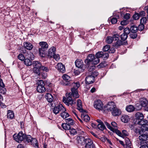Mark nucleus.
Listing matches in <instances>:
<instances>
[{"instance_id":"052dcab7","label":"nucleus","mask_w":148,"mask_h":148,"mask_svg":"<svg viewBox=\"0 0 148 148\" xmlns=\"http://www.w3.org/2000/svg\"><path fill=\"white\" fill-rule=\"evenodd\" d=\"M83 70L82 69L79 68L78 69H76L75 71V73L76 75H78L80 74V73Z\"/></svg>"},{"instance_id":"412c9836","label":"nucleus","mask_w":148,"mask_h":148,"mask_svg":"<svg viewBox=\"0 0 148 148\" xmlns=\"http://www.w3.org/2000/svg\"><path fill=\"white\" fill-rule=\"evenodd\" d=\"M148 121L143 119L138 121H135V124H138L141 126H143V125L148 124Z\"/></svg>"},{"instance_id":"0e129e2a","label":"nucleus","mask_w":148,"mask_h":148,"mask_svg":"<svg viewBox=\"0 0 148 148\" xmlns=\"http://www.w3.org/2000/svg\"><path fill=\"white\" fill-rule=\"evenodd\" d=\"M140 16L138 13H135L133 16V18L135 20H137L139 19Z\"/></svg>"},{"instance_id":"5fc2aeb1","label":"nucleus","mask_w":148,"mask_h":148,"mask_svg":"<svg viewBox=\"0 0 148 148\" xmlns=\"http://www.w3.org/2000/svg\"><path fill=\"white\" fill-rule=\"evenodd\" d=\"M134 131L137 134H138L139 135L141 134L142 133H143L142 132V130H140L139 129H138V128H135L134 130Z\"/></svg>"},{"instance_id":"b1692460","label":"nucleus","mask_w":148,"mask_h":148,"mask_svg":"<svg viewBox=\"0 0 148 148\" xmlns=\"http://www.w3.org/2000/svg\"><path fill=\"white\" fill-rule=\"evenodd\" d=\"M121 120L122 122L127 123L130 120V118L127 115H123L121 117Z\"/></svg>"},{"instance_id":"58836bf2","label":"nucleus","mask_w":148,"mask_h":148,"mask_svg":"<svg viewBox=\"0 0 148 148\" xmlns=\"http://www.w3.org/2000/svg\"><path fill=\"white\" fill-rule=\"evenodd\" d=\"M61 116L64 119L69 116V115L67 113L65 112V111H64L61 113Z\"/></svg>"},{"instance_id":"e2e57ef3","label":"nucleus","mask_w":148,"mask_h":148,"mask_svg":"<svg viewBox=\"0 0 148 148\" xmlns=\"http://www.w3.org/2000/svg\"><path fill=\"white\" fill-rule=\"evenodd\" d=\"M144 28V24H141L140 23V24L138 26V29L139 30L142 31V30Z\"/></svg>"},{"instance_id":"c756f323","label":"nucleus","mask_w":148,"mask_h":148,"mask_svg":"<svg viewBox=\"0 0 148 148\" xmlns=\"http://www.w3.org/2000/svg\"><path fill=\"white\" fill-rule=\"evenodd\" d=\"M33 65L34 67L38 68L40 69L42 65V64L39 61H34L33 62Z\"/></svg>"},{"instance_id":"5701e85b","label":"nucleus","mask_w":148,"mask_h":148,"mask_svg":"<svg viewBox=\"0 0 148 148\" xmlns=\"http://www.w3.org/2000/svg\"><path fill=\"white\" fill-rule=\"evenodd\" d=\"M140 103L141 106L145 107L147 105L148 102L146 99L143 98L140 99Z\"/></svg>"},{"instance_id":"dca6fc26","label":"nucleus","mask_w":148,"mask_h":148,"mask_svg":"<svg viewBox=\"0 0 148 148\" xmlns=\"http://www.w3.org/2000/svg\"><path fill=\"white\" fill-rule=\"evenodd\" d=\"M136 119L134 120V122L135 123V121H138L143 119L144 115L142 113L140 112H138L135 114Z\"/></svg>"},{"instance_id":"2eb2a0df","label":"nucleus","mask_w":148,"mask_h":148,"mask_svg":"<svg viewBox=\"0 0 148 148\" xmlns=\"http://www.w3.org/2000/svg\"><path fill=\"white\" fill-rule=\"evenodd\" d=\"M77 140L78 143L82 145H84L86 142V140H87V138H85L82 136H78L77 137Z\"/></svg>"},{"instance_id":"49530a36","label":"nucleus","mask_w":148,"mask_h":148,"mask_svg":"<svg viewBox=\"0 0 148 148\" xmlns=\"http://www.w3.org/2000/svg\"><path fill=\"white\" fill-rule=\"evenodd\" d=\"M130 36L131 38L134 39L136 38L137 35L136 32H131Z\"/></svg>"},{"instance_id":"f03ea898","label":"nucleus","mask_w":148,"mask_h":148,"mask_svg":"<svg viewBox=\"0 0 148 148\" xmlns=\"http://www.w3.org/2000/svg\"><path fill=\"white\" fill-rule=\"evenodd\" d=\"M107 110L108 111L111 112L112 115L114 116H119L121 113L120 110L116 107L113 102L109 103L108 105Z\"/></svg>"},{"instance_id":"8fccbe9b","label":"nucleus","mask_w":148,"mask_h":148,"mask_svg":"<svg viewBox=\"0 0 148 148\" xmlns=\"http://www.w3.org/2000/svg\"><path fill=\"white\" fill-rule=\"evenodd\" d=\"M110 49V46L109 45H107L104 46L103 48V50L104 51H107L109 50Z\"/></svg>"},{"instance_id":"39448f33","label":"nucleus","mask_w":148,"mask_h":148,"mask_svg":"<svg viewBox=\"0 0 148 148\" xmlns=\"http://www.w3.org/2000/svg\"><path fill=\"white\" fill-rule=\"evenodd\" d=\"M38 86L37 90L39 92H43L46 91V88L45 87V84L42 80L39 81L37 83Z\"/></svg>"},{"instance_id":"f704fd0d","label":"nucleus","mask_w":148,"mask_h":148,"mask_svg":"<svg viewBox=\"0 0 148 148\" xmlns=\"http://www.w3.org/2000/svg\"><path fill=\"white\" fill-rule=\"evenodd\" d=\"M70 134L72 136H74L77 134L76 130L73 128H70L69 130Z\"/></svg>"},{"instance_id":"bf43d9fd","label":"nucleus","mask_w":148,"mask_h":148,"mask_svg":"<svg viewBox=\"0 0 148 148\" xmlns=\"http://www.w3.org/2000/svg\"><path fill=\"white\" fill-rule=\"evenodd\" d=\"M147 19L145 17H142L140 20V23L144 24L146 22Z\"/></svg>"},{"instance_id":"13d9d810","label":"nucleus","mask_w":148,"mask_h":148,"mask_svg":"<svg viewBox=\"0 0 148 148\" xmlns=\"http://www.w3.org/2000/svg\"><path fill=\"white\" fill-rule=\"evenodd\" d=\"M140 148H148V141L143 143V144Z\"/></svg>"},{"instance_id":"774afa93","label":"nucleus","mask_w":148,"mask_h":148,"mask_svg":"<svg viewBox=\"0 0 148 148\" xmlns=\"http://www.w3.org/2000/svg\"><path fill=\"white\" fill-rule=\"evenodd\" d=\"M130 15L128 13L126 14L124 16V18L127 20L130 18Z\"/></svg>"},{"instance_id":"09e8293b","label":"nucleus","mask_w":148,"mask_h":148,"mask_svg":"<svg viewBox=\"0 0 148 148\" xmlns=\"http://www.w3.org/2000/svg\"><path fill=\"white\" fill-rule=\"evenodd\" d=\"M99 61L100 60L99 58L96 57L95 58L94 56V58L93 59L92 63L94 64H97L99 63Z\"/></svg>"},{"instance_id":"3c124183","label":"nucleus","mask_w":148,"mask_h":148,"mask_svg":"<svg viewBox=\"0 0 148 148\" xmlns=\"http://www.w3.org/2000/svg\"><path fill=\"white\" fill-rule=\"evenodd\" d=\"M105 124L107 126V128L108 129H110V130L112 131H113L114 130V129L112 127L110 124L108 123L107 122H105Z\"/></svg>"},{"instance_id":"ea45409f","label":"nucleus","mask_w":148,"mask_h":148,"mask_svg":"<svg viewBox=\"0 0 148 148\" xmlns=\"http://www.w3.org/2000/svg\"><path fill=\"white\" fill-rule=\"evenodd\" d=\"M72 85L73 87L72 88H74L76 90H77V89L80 86V84L79 82L73 83L72 84Z\"/></svg>"},{"instance_id":"393cba45","label":"nucleus","mask_w":148,"mask_h":148,"mask_svg":"<svg viewBox=\"0 0 148 148\" xmlns=\"http://www.w3.org/2000/svg\"><path fill=\"white\" fill-rule=\"evenodd\" d=\"M45 98L49 103H51L53 101V97L51 94L47 93L45 95Z\"/></svg>"},{"instance_id":"72a5a7b5","label":"nucleus","mask_w":148,"mask_h":148,"mask_svg":"<svg viewBox=\"0 0 148 148\" xmlns=\"http://www.w3.org/2000/svg\"><path fill=\"white\" fill-rule=\"evenodd\" d=\"M31 144L34 147H38V141L35 138H33L32 141L31 142Z\"/></svg>"},{"instance_id":"1a4fd4ad","label":"nucleus","mask_w":148,"mask_h":148,"mask_svg":"<svg viewBox=\"0 0 148 148\" xmlns=\"http://www.w3.org/2000/svg\"><path fill=\"white\" fill-rule=\"evenodd\" d=\"M94 58V55L90 54L88 55L87 58L85 60V63L87 66L89 67L91 63L93 62Z\"/></svg>"},{"instance_id":"4be33fe9","label":"nucleus","mask_w":148,"mask_h":148,"mask_svg":"<svg viewBox=\"0 0 148 148\" xmlns=\"http://www.w3.org/2000/svg\"><path fill=\"white\" fill-rule=\"evenodd\" d=\"M82 119L86 122H88L90 120V117L86 113H83L81 114Z\"/></svg>"},{"instance_id":"cd10ccee","label":"nucleus","mask_w":148,"mask_h":148,"mask_svg":"<svg viewBox=\"0 0 148 148\" xmlns=\"http://www.w3.org/2000/svg\"><path fill=\"white\" fill-rule=\"evenodd\" d=\"M114 16H115V17H113L111 19V22L113 24H115L117 22V19L119 18L120 15L119 14H116V15H114Z\"/></svg>"},{"instance_id":"6e6552de","label":"nucleus","mask_w":148,"mask_h":148,"mask_svg":"<svg viewBox=\"0 0 148 148\" xmlns=\"http://www.w3.org/2000/svg\"><path fill=\"white\" fill-rule=\"evenodd\" d=\"M95 56L99 58H103L104 60H106L109 57V53L108 52L99 51L96 53Z\"/></svg>"},{"instance_id":"4468645a","label":"nucleus","mask_w":148,"mask_h":148,"mask_svg":"<svg viewBox=\"0 0 148 148\" xmlns=\"http://www.w3.org/2000/svg\"><path fill=\"white\" fill-rule=\"evenodd\" d=\"M94 79L90 75H88L85 79V82L87 84H92L93 83Z\"/></svg>"},{"instance_id":"c03bdc74","label":"nucleus","mask_w":148,"mask_h":148,"mask_svg":"<svg viewBox=\"0 0 148 148\" xmlns=\"http://www.w3.org/2000/svg\"><path fill=\"white\" fill-rule=\"evenodd\" d=\"M138 30V27L134 25L132 26L130 28L131 32H136Z\"/></svg>"},{"instance_id":"c9c22d12","label":"nucleus","mask_w":148,"mask_h":148,"mask_svg":"<svg viewBox=\"0 0 148 148\" xmlns=\"http://www.w3.org/2000/svg\"><path fill=\"white\" fill-rule=\"evenodd\" d=\"M24 63L27 66H29L32 65V61L29 59H25L24 60Z\"/></svg>"},{"instance_id":"2f4dec72","label":"nucleus","mask_w":148,"mask_h":148,"mask_svg":"<svg viewBox=\"0 0 148 148\" xmlns=\"http://www.w3.org/2000/svg\"><path fill=\"white\" fill-rule=\"evenodd\" d=\"M61 126L63 129L65 130H69L71 128V126L66 123L62 124Z\"/></svg>"},{"instance_id":"9d476101","label":"nucleus","mask_w":148,"mask_h":148,"mask_svg":"<svg viewBox=\"0 0 148 148\" xmlns=\"http://www.w3.org/2000/svg\"><path fill=\"white\" fill-rule=\"evenodd\" d=\"M119 37L118 34H114L112 37L110 36H108L107 37L106 42L108 44L111 43L113 40H116Z\"/></svg>"},{"instance_id":"f257e3e1","label":"nucleus","mask_w":148,"mask_h":148,"mask_svg":"<svg viewBox=\"0 0 148 148\" xmlns=\"http://www.w3.org/2000/svg\"><path fill=\"white\" fill-rule=\"evenodd\" d=\"M71 91L72 92H70L68 94L66 93V97H63V102L68 106H72L75 103V102L72 98L73 95L75 98H77L79 97L77 90H76L74 88H71Z\"/></svg>"},{"instance_id":"7ed1b4c3","label":"nucleus","mask_w":148,"mask_h":148,"mask_svg":"<svg viewBox=\"0 0 148 148\" xmlns=\"http://www.w3.org/2000/svg\"><path fill=\"white\" fill-rule=\"evenodd\" d=\"M40 47L38 49L39 55L42 57H44L46 55V50L48 47V45L46 42H40L39 43Z\"/></svg>"},{"instance_id":"f3484780","label":"nucleus","mask_w":148,"mask_h":148,"mask_svg":"<svg viewBox=\"0 0 148 148\" xmlns=\"http://www.w3.org/2000/svg\"><path fill=\"white\" fill-rule=\"evenodd\" d=\"M58 71L62 73H64L66 71L65 66L62 63H58L57 65Z\"/></svg>"},{"instance_id":"6ab92c4d","label":"nucleus","mask_w":148,"mask_h":148,"mask_svg":"<svg viewBox=\"0 0 148 148\" xmlns=\"http://www.w3.org/2000/svg\"><path fill=\"white\" fill-rule=\"evenodd\" d=\"M76 66L79 68L82 69L84 66V64L82 60H77L75 62Z\"/></svg>"},{"instance_id":"9b49d317","label":"nucleus","mask_w":148,"mask_h":148,"mask_svg":"<svg viewBox=\"0 0 148 148\" xmlns=\"http://www.w3.org/2000/svg\"><path fill=\"white\" fill-rule=\"evenodd\" d=\"M85 144V148H95V145L92 140L89 138H87V140H86Z\"/></svg>"},{"instance_id":"0eeeda50","label":"nucleus","mask_w":148,"mask_h":148,"mask_svg":"<svg viewBox=\"0 0 148 148\" xmlns=\"http://www.w3.org/2000/svg\"><path fill=\"white\" fill-rule=\"evenodd\" d=\"M94 106L95 108L98 110H100L103 109L102 102L100 100H95L94 102Z\"/></svg>"},{"instance_id":"a19ab883","label":"nucleus","mask_w":148,"mask_h":148,"mask_svg":"<svg viewBox=\"0 0 148 148\" xmlns=\"http://www.w3.org/2000/svg\"><path fill=\"white\" fill-rule=\"evenodd\" d=\"M97 127L99 130H103L106 128V127L103 123L101 124H98Z\"/></svg>"},{"instance_id":"aec40b11","label":"nucleus","mask_w":148,"mask_h":148,"mask_svg":"<svg viewBox=\"0 0 148 148\" xmlns=\"http://www.w3.org/2000/svg\"><path fill=\"white\" fill-rule=\"evenodd\" d=\"M77 106L78 109L80 112H84V110L82 108V102L80 99H78L77 101Z\"/></svg>"},{"instance_id":"423d86ee","label":"nucleus","mask_w":148,"mask_h":148,"mask_svg":"<svg viewBox=\"0 0 148 148\" xmlns=\"http://www.w3.org/2000/svg\"><path fill=\"white\" fill-rule=\"evenodd\" d=\"M65 108L61 104H60L58 106H55L53 109V112L56 114H58L59 112L65 111Z\"/></svg>"},{"instance_id":"338daca9","label":"nucleus","mask_w":148,"mask_h":148,"mask_svg":"<svg viewBox=\"0 0 148 148\" xmlns=\"http://www.w3.org/2000/svg\"><path fill=\"white\" fill-rule=\"evenodd\" d=\"M128 23V21L127 20H123L121 22V24L122 25H125L127 24Z\"/></svg>"},{"instance_id":"473e14b6","label":"nucleus","mask_w":148,"mask_h":148,"mask_svg":"<svg viewBox=\"0 0 148 148\" xmlns=\"http://www.w3.org/2000/svg\"><path fill=\"white\" fill-rule=\"evenodd\" d=\"M123 44V42L120 40H118L114 43V45L115 48H117L118 47Z\"/></svg>"},{"instance_id":"6e6d98bb","label":"nucleus","mask_w":148,"mask_h":148,"mask_svg":"<svg viewBox=\"0 0 148 148\" xmlns=\"http://www.w3.org/2000/svg\"><path fill=\"white\" fill-rule=\"evenodd\" d=\"M18 58L21 60L23 61L25 60V57L21 53H20L18 56Z\"/></svg>"},{"instance_id":"a211bd4d","label":"nucleus","mask_w":148,"mask_h":148,"mask_svg":"<svg viewBox=\"0 0 148 148\" xmlns=\"http://www.w3.org/2000/svg\"><path fill=\"white\" fill-rule=\"evenodd\" d=\"M24 46L25 48L29 50H31L33 47V45L29 42H25Z\"/></svg>"},{"instance_id":"680f3d73","label":"nucleus","mask_w":148,"mask_h":148,"mask_svg":"<svg viewBox=\"0 0 148 148\" xmlns=\"http://www.w3.org/2000/svg\"><path fill=\"white\" fill-rule=\"evenodd\" d=\"M122 133L123 137V136H128L129 135V133L127 131L125 130H123L122 131Z\"/></svg>"},{"instance_id":"a878e982","label":"nucleus","mask_w":148,"mask_h":148,"mask_svg":"<svg viewBox=\"0 0 148 148\" xmlns=\"http://www.w3.org/2000/svg\"><path fill=\"white\" fill-rule=\"evenodd\" d=\"M143 133H141V135L139 137V139L142 141H145L148 140V136L147 134H143Z\"/></svg>"},{"instance_id":"69168bd1","label":"nucleus","mask_w":148,"mask_h":148,"mask_svg":"<svg viewBox=\"0 0 148 148\" xmlns=\"http://www.w3.org/2000/svg\"><path fill=\"white\" fill-rule=\"evenodd\" d=\"M52 57H53L56 61L59 60L60 59L59 55L58 54H56V53L55 54H54V55Z\"/></svg>"},{"instance_id":"864d4df0","label":"nucleus","mask_w":148,"mask_h":148,"mask_svg":"<svg viewBox=\"0 0 148 148\" xmlns=\"http://www.w3.org/2000/svg\"><path fill=\"white\" fill-rule=\"evenodd\" d=\"M130 33H131V31L130 29L129 28L126 27L124 29V30L123 33L126 34L128 35Z\"/></svg>"},{"instance_id":"4c0bfd02","label":"nucleus","mask_w":148,"mask_h":148,"mask_svg":"<svg viewBox=\"0 0 148 148\" xmlns=\"http://www.w3.org/2000/svg\"><path fill=\"white\" fill-rule=\"evenodd\" d=\"M49 67L45 66L42 65L40 69L41 71H42L46 72H48L49 71Z\"/></svg>"},{"instance_id":"603ef678","label":"nucleus","mask_w":148,"mask_h":148,"mask_svg":"<svg viewBox=\"0 0 148 148\" xmlns=\"http://www.w3.org/2000/svg\"><path fill=\"white\" fill-rule=\"evenodd\" d=\"M90 75L91 76H92L94 79L95 77L97 76L98 75V73L96 71H94L91 72Z\"/></svg>"},{"instance_id":"e433bc0d","label":"nucleus","mask_w":148,"mask_h":148,"mask_svg":"<svg viewBox=\"0 0 148 148\" xmlns=\"http://www.w3.org/2000/svg\"><path fill=\"white\" fill-rule=\"evenodd\" d=\"M141 130H142V132H143L148 131V124L143 125V126H141Z\"/></svg>"},{"instance_id":"c85d7f7f","label":"nucleus","mask_w":148,"mask_h":148,"mask_svg":"<svg viewBox=\"0 0 148 148\" xmlns=\"http://www.w3.org/2000/svg\"><path fill=\"white\" fill-rule=\"evenodd\" d=\"M125 109L128 112H133L135 108L132 105H129L127 106Z\"/></svg>"},{"instance_id":"ddd939ff","label":"nucleus","mask_w":148,"mask_h":148,"mask_svg":"<svg viewBox=\"0 0 148 148\" xmlns=\"http://www.w3.org/2000/svg\"><path fill=\"white\" fill-rule=\"evenodd\" d=\"M56 52V48L54 47H51L48 51L47 54L48 57L49 58H52L53 56L54 55V54H55Z\"/></svg>"},{"instance_id":"20e7f679","label":"nucleus","mask_w":148,"mask_h":148,"mask_svg":"<svg viewBox=\"0 0 148 148\" xmlns=\"http://www.w3.org/2000/svg\"><path fill=\"white\" fill-rule=\"evenodd\" d=\"M25 136V134L22 132H20L17 135L14 134L13 136L14 140L19 143L24 141Z\"/></svg>"},{"instance_id":"a18cd8bd","label":"nucleus","mask_w":148,"mask_h":148,"mask_svg":"<svg viewBox=\"0 0 148 148\" xmlns=\"http://www.w3.org/2000/svg\"><path fill=\"white\" fill-rule=\"evenodd\" d=\"M6 92V89L5 86L0 87V93L2 94H5Z\"/></svg>"},{"instance_id":"79ce46f5","label":"nucleus","mask_w":148,"mask_h":148,"mask_svg":"<svg viewBox=\"0 0 148 148\" xmlns=\"http://www.w3.org/2000/svg\"><path fill=\"white\" fill-rule=\"evenodd\" d=\"M66 122L70 126L71 125H73L74 123L73 120L71 118L67 119H66Z\"/></svg>"},{"instance_id":"de8ad7c7","label":"nucleus","mask_w":148,"mask_h":148,"mask_svg":"<svg viewBox=\"0 0 148 148\" xmlns=\"http://www.w3.org/2000/svg\"><path fill=\"white\" fill-rule=\"evenodd\" d=\"M128 35L124 33H123L121 35V39L123 40H125L127 38Z\"/></svg>"},{"instance_id":"bb28decb","label":"nucleus","mask_w":148,"mask_h":148,"mask_svg":"<svg viewBox=\"0 0 148 148\" xmlns=\"http://www.w3.org/2000/svg\"><path fill=\"white\" fill-rule=\"evenodd\" d=\"M14 117V114L13 111L11 110L8 111L7 117L8 119H11Z\"/></svg>"},{"instance_id":"7c9ffc66","label":"nucleus","mask_w":148,"mask_h":148,"mask_svg":"<svg viewBox=\"0 0 148 148\" xmlns=\"http://www.w3.org/2000/svg\"><path fill=\"white\" fill-rule=\"evenodd\" d=\"M25 137L24 141L25 142H31L32 139V138L31 137V136L25 134Z\"/></svg>"},{"instance_id":"37998d69","label":"nucleus","mask_w":148,"mask_h":148,"mask_svg":"<svg viewBox=\"0 0 148 148\" xmlns=\"http://www.w3.org/2000/svg\"><path fill=\"white\" fill-rule=\"evenodd\" d=\"M34 72L37 74L38 75H40V70L39 68L34 67L33 69Z\"/></svg>"},{"instance_id":"f8f14e48","label":"nucleus","mask_w":148,"mask_h":148,"mask_svg":"<svg viewBox=\"0 0 148 148\" xmlns=\"http://www.w3.org/2000/svg\"><path fill=\"white\" fill-rule=\"evenodd\" d=\"M62 78L64 81V84L65 85H70L71 79L70 76L66 74H64L62 76Z\"/></svg>"},{"instance_id":"4d7b16f0","label":"nucleus","mask_w":148,"mask_h":148,"mask_svg":"<svg viewBox=\"0 0 148 148\" xmlns=\"http://www.w3.org/2000/svg\"><path fill=\"white\" fill-rule=\"evenodd\" d=\"M28 54V57L32 60H33L34 58V55L31 52H29Z\"/></svg>"}]
</instances>
